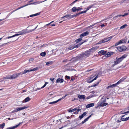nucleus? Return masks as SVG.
Instances as JSON below:
<instances>
[{
    "label": "nucleus",
    "mask_w": 129,
    "mask_h": 129,
    "mask_svg": "<svg viewBox=\"0 0 129 129\" xmlns=\"http://www.w3.org/2000/svg\"><path fill=\"white\" fill-rule=\"evenodd\" d=\"M89 55L90 53L89 52H84L78 55L76 58L78 60H82L88 56Z\"/></svg>",
    "instance_id": "f257e3e1"
},
{
    "label": "nucleus",
    "mask_w": 129,
    "mask_h": 129,
    "mask_svg": "<svg viewBox=\"0 0 129 129\" xmlns=\"http://www.w3.org/2000/svg\"><path fill=\"white\" fill-rule=\"evenodd\" d=\"M127 55H128L127 54H125L120 58H117V57L116 58V60L114 61V64L112 65L111 67H113L115 65L120 63L123 59L124 58L126 57Z\"/></svg>",
    "instance_id": "f03ea898"
},
{
    "label": "nucleus",
    "mask_w": 129,
    "mask_h": 129,
    "mask_svg": "<svg viewBox=\"0 0 129 129\" xmlns=\"http://www.w3.org/2000/svg\"><path fill=\"white\" fill-rule=\"evenodd\" d=\"M24 74V71L22 72L16 74H14L11 76H9L4 77V78L5 79H13L17 78L19 76L21 75H22L23 74Z\"/></svg>",
    "instance_id": "7ed1b4c3"
},
{
    "label": "nucleus",
    "mask_w": 129,
    "mask_h": 129,
    "mask_svg": "<svg viewBox=\"0 0 129 129\" xmlns=\"http://www.w3.org/2000/svg\"><path fill=\"white\" fill-rule=\"evenodd\" d=\"M107 98L106 97L103 96L101 99L100 102V106L101 107L105 106L108 104L105 102L106 101ZM108 99H109L108 98H107Z\"/></svg>",
    "instance_id": "20e7f679"
},
{
    "label": "nucleus",
    "mask_w": 129,
    "mask_h": 129,
    "mask_svg": "<svg viewBox=\"0 0 129 129\" xmlns=\"http://www.w3.org/2000/svg\"><path fill=\"white\" fill-rule=\"evenodd\" d=\"M27 33V32L26 30H22L20 31L17 32V33H18V34H15L11 36L8 37L6 38V39H9L15 36L25 34Z\"/></svg>",
    "instance_id": "39448f33"
},
{
    "label": "nucleus",
    "mask_w": 129,
    "mask_h": 129,
    "mask_svg": "<svg viewBox=\"0 0 129 129\" xmlns=\"http://www.w3.org/2000/svg\"><path fill=\"white\" fill-rule=\"evenodd\" d=\"M118 50L120 52L123 51H125L127 49L126 47L124 45H123L121 46L116 47Z\"/></svg>",
    "instance_id": "423d86ee"
},
{
    "label": "nucleus",
    "mask_w": 129,
    "mask_h": 129,
    "mask_svg": "<svg viewBox=\"0 0 129 129\" xmlns=\"http://www.w3.org/2000/svg\"><path fill=\"white\" fill-rule=\"evenodd\" d=\"M112 38V37H110L108 38H105L103 40H102L100 42V43L107 42L110 40Z\"/></svg>",
    "instance_id": "0eeeda50"
},
{
    "label": "nucleus",
    "mask_w": 129,
    "mask_h": 129,
    "mask_svg": "<svg viewBox=\"0 0 129 129\" xmlns=\"http://www.w3.org/2000/svg\"><path fill=\"white\" fill-rule=\"evenodd\" d=\"M38 68L37 67L34 68L33 69H29L28 70H25L24 71V74H25L29 72L32 71H35L37 70H38Z\"/></svg>",
    "instance_id": "6e6552de"
},
{
    "label": "nucleus",
    "mask_w": 129,
    "mask_h": 129,
    "mask_svg": "<svg viewBox=\"0 0 129 129\" xmlns=\"http://www.w3.org/2000/svg\"><path fill=\"white\" fill-rule=\"evenodd\" d=\"M61 18V20H63L64 21L65 20V19H71V17H70V14L67 15L62 17Z\"/></svg>",
    "instance_id": "1a4fd4ad"
},
{
    "label": "nucleus",
    "mask_w": 129,
    "mask_h": 129,
    "mask_svg": "<svg viewBox=\"0 0 129 129\" xmlns=\"http://www.w3.org/2000/svg\"><path fill=\"white\" fill-rule=\"evenodd\" d=\"M66 96H67V95L66 94L63 97L59 99L58 100H57L56 101L50 102L49 103V104H55V103H57L59 101H60L61 100L64 99L66 97Z\"/></svg>",
    "instance_id": "9d476101"
},
{
    "label": "nucleus",
    "mask_w": 129,
    "mask_h": 129,
    "mask_svg": "<svg viewBox=\"0 0 129 129\" xmlns=\"http://www.w3.org/2000/svg\"><path fill=\"white\" fill-rule=\"evenodd\" d=\"M89 33L88 31H86L83 33L81 34L80 36V38H82L84 36H86L88 35L89 34Z\"/></svg>",
    "instance_id": "9b49d317"
},
{
    "label": "nucleus",
    "mask_w": 129,
    "mask_h": 129,
    "mask_svg": "<svg viewBox=\"0 0 129 129\" xmlns=\"http://www.w3.org/2000/svg\"><path fill=\"white\" fill-rule=\"evenodd\" d=\"M126 78V77H123L122 78L119 80L116 83L117 85L120 84V83L123 82L124 80Z\"/></svg>",
    "instance_id": "f8f14e48"
},
{
    "label": "nucleus",
    "mask_w": 129,
    "mask_h": 129,
    "mask_svg": "<svg viewBox=\"0 0 129 129\" xmlns=\"http://www.w3.org/2000/svg\"><path fill=\"white\" fill-rule=\"evenodd\" d=\"M27 108V107H26V106H24L23 107H19V108H16V109H17V111H19L21 110H22L26 108Z\"/></svg>",
    "instance_id": "ddd939ff"
},
{
    "label": "nucleus",
    "mask_w": 129,
    "mask_h": 129,
    "mask_svg": "<svg viewBox=\"0 0 129 129\" xmlns=\"http://www.w3.org/2000/svg\"><path fill=\"white\" fill-rule=\"evenodd\" d=\"M92 114L89 115L88 117L86 118L84 121H83L82 122L80 123L81 124H83L85 122H86L87 121L89 118L91 117V115Z\"/></svg>",
    "instance_id": "4468645a"
},
{
    "label": "nucleus",
    "mask_w": 129,
    "mask_h": 129,
    "mask_svg": "<svg viewBox=\"0 0 129 129\" xmlns=\"http://www.w3.org/2000/svg\"><path fill=\"white\" fill-rule=\"evenodd\" d=\"M63 79H62L59 78H58L56 81V82L57 83H62L63 82Z\"/></svg>",
    "instance_id": "2eb2a0df"
},
{
    "label": "nucleus",
    "mask_w": 129,
    "mask_h": 129,
    "mask_svg": "<svg viewBox=\"0 0 129 129\" xmlns=\"http://www.w3.org/2000/svg\"><path fill=\"white\" fill-rule=\"evenodd\" d=\"M117 85L116 84V83L115 84H114L112 85H110L107 87V89H108L109 88H112L116 86Z\"/></svg>",
    "instance_id": "dca6fc26"
},
{
    "label": "nucleus",
    "mask_w": 129,
    "mask_h": 129,
    "mask_svg": "<svg viewBox=\"0 0 129 129\" xmlns=\"http://www.w3.org/2000/svg\"><path fill=\"white\" fill-rule=\"evenodd\" d=\"M94 104L93 103H91L90 104L87 105L86 106V107L87 108H88L90 107L93 106H94Z\"/></svg>",
    "instance_id": "f3484780"
},
{
    "label": "nucleus",
    "mask_w": 129,
    "mask_h": 129,
    "mask_svg": "<svg viewBox=\"0 0 129 129\" xmlns=\"http://www.w3.org/2000/svg\"><path fill=\"white\" fill-rule=\"evenodd\" d=\"M86 114L87 113L86 112H84L80 116H79V118L80 119H81L84 116L86 115Z\"/></svg>",
    "instance_id": "a211bd4d"
},
{
    "label": "nucleus",
    "mask_w": 129,
    "mask_h": 129,
    "mask_svg": "<svg viewBox=\"0 0 129 129\" xmlns=\"http://www.w3.org/2000/svg\"><path fill=\"white\" fill-rule=\"evenodd\" d=\"M40 14V13H37L35 14H34L31 15H30L29 16H27V18H29V17H32L33 16H37L39 15Z\"/></svg>",
    "instance_id": "6ab92c4d"
},
{
    "label": "nucleus",
    "mask_w": 129,
    "mask_h": 129,
    "mask_svg": "<svg viewBox=\"0 0 129 129\" xmlns=\"http://www.w3.org/2000/svg\"><path fill=\"white\" fill-rule=\"evenodd\" d=\"M78 98L80 99H84L85 98V96L84 95H79L78 96Z\"/></svg>",
    "instance_id": "aec40b11"
},
{
    "label": "nucleus",
    "mask_w": 129,
    "mask_h": 129,
    "mask_svg": "<svg viewBox=\"0 0 129 129\" xmlns=\"http://www.w3.org/2000/svg\"><path fill=\"white\" fill-rule=\"evenodd\" d=\"M106 53V51L104 50H101L98 52L99 54L100 53L103 55L105 54Z\"/></svg>",
    "instance_id": "412c9836"
},
{
    "label": "nucleus",
    "mask_w": 129,
    "mask_h": 129,
    "mask_svg": "<svg viewBox=\"0 0 129 129\" xmlns=\"http://www.w3.org/2000/svg\"><path fill=\"white\" fill-rule=\"evenodd\" d=\"M47 83H48L47 82H45V84L41 88H37V89L36 90H35V91H36L37 90H39L40 89H42V88H44V87H45L46 86V85Z\"/></svg>",
    "instance_id": "4be33fe9"
},
{
    "label": "nucleus",
    "mask_w": 129,
    "mask_h": 129,
    "mask_svg": "<svg viewBox=\"0 0 129 129\" xmlns=\"http://www.w3.org/2000/svg\"><path fill=\"white\" fill-rule=\"evenodd\" d=\"M53 63L52 61H48L46 62V65L49 66L52 64Z\"/></svg>",
    "instance_id": "5701e85b"
},
{
    "label": "nucleus",
    "mask_w": 129,
    "mask_h": 129,
    "mask_svg": "<svg viewBox=\"0 0 129 129\" xmlns=\"http://www.w3.org/2000/svg\"><path fill=\"white\" fill-rule=\"evenodd\" d=\"M98 75H97L96 76V77H95L94 79L92 80H91L90 81H88V83H90L92 82V81H93L94 80H96L97 78H98Z\"/></svg>",
    "instance_id": "b1692460"
},
{
    "label": "nucleus",
    "mask_w": 129,
    "mask_h": 129,
    "mask_svg": "<svg viewBox=\"0 0 129 129\" xmlns=\"http://www.w3.org/2000/svg\"><path fill=\"white\" fill-rule=\"evenodd\" d=\"M30 99V98L28 96L24 99V101L25 102H26L29 101Z\"/></svg>",
    "instance_id": "393cba45"
},
{
    "label": "nucleus",
    "mask_w": 129,
    "mask_h": 129,
    "mask_svg": "<svg viewBox=\"0 0 129 129\" xmlns=\"http://www.w3.org/2000/svg\"><path fill=\"white\" fill-rule=\"evenodd\" d=\"M74 47L73 45H71L68 48V49L69 50H71L74 48Z\"/></svg>",
    "instance_id": "a878e982"
},
{
    "label": "nucleus",
    "mask_w": 129,
    "mask_h": 129,
    "mask_svg": "<svg viewBox=\"0 0 129 129\" xmlns=\"http://www.w3.org/2000/svg\"><path fill=\"white\" fill-rule=\"evenodd\" d=\"M82 40V38H79L75 40V42L76 43H78L80 41H81Z\"/></svg>",
    "instance_id": "bb28decb"
},
{
    "label": "nucleus",
    "mask_w": 129,
    "mask_h": 129,
    "mask_svg": "<svg viewBox=\"0 0 129 129\" xmlns=\"http://www.w3.org/2000/svg\"><path fill=\"white\" fill-rule=\"evenodd\" d=\"M127 26V25L126 24H124L120 27V29H122L123 28H125Z\"/></svg>",
    "instance_id": "cd10ccee"
},
{
    "label": "nucleus",
    "mask_w": 129,
    "mask_h": 129,
    "mask_svg": "<svg viewBox=\"0 0 129 129\" xmlns=\"http://www.w3.org/2000/svg\"><path fill=\"white\" fill-rule=\"evenodd\" d=\"M87 11L86 10L85 11H82V12H80L79 13H77V15H79L81 14H82V13H86V12Z\"/></svg>",
    "instance_id": "c85d7f7f"
},
{
    "label": "nucleus",
    "mask_w": 129,
    "mask_h": 129,
    "mask_svg": "<svg viewBox=\"0 0 129 129\" xmlns=\"http://www.w3.org/2000/svg\"><path fill=\"white\" fill-rule=\"evenodd\" d=\"M46 54V53L44 52L40 53L41 56H44Z\"/></svg>",
    "instance_id": "c756f323"
},
{
    "label": "nucleus",
    "mask_w": 129,
    "mask_h": 129,
    "mask_svg": "<svg viewBox=\"0 0 129 129\" xmlns=\"http://www.w3.org/2000/svg\"><path fill=\"white\" fill-rule=\"evenodd\" d=\"M5 126V123H4L2 124H0V128H3Z\"/></svg>",
    "instance_id": "7c9ffc66"
},
{
    "label": "nucleus",
    "mask_w": 129,
    "mask_h": 129,
    "mask_svg": "<svg viewBox=\"0 0 129 129\" xmlns=\"http://www.w3.org/2000/svg\"><path fill=\"white\" fill-rule=\"evenodd\" d=\"M77 9L75 7H73L72 9V10L73 12H75L77 11Z\"/></svg>",
    "instance_id": "2f4dec72"
},
{
    "label": "nucleus",
    "mask_w": 129,
    "mask_h": 129,
    "mask_svg": "<svg viewBox=\"0 0 129 129\" xmlns=\"http://www.w3.org/2000/svg\"><path fill=\"white\" fill-rule=\"evenodd\" d=\"M79 15H77V14H76L75 15H70V17H71V18H73L75 17H76L77 16H78Z\"/></svg>",
    "instance_id": "473e14b6"
},
{
    "label": "nucleus",
    "mask_w": 129,
    "mask_h": 129,
    "mask_svg": "<svg viewBox=\"0 0 129 129\" xmlns=\"http://www.w3.org/2000/svg\"><path fill=\"white\" fill-rule=\"evenodd\" d=\"M128 15V13H124L123 15H119V17H120L121 16H122V17H124L125 16L127 15Z\"/></svg>",
    "instance_id": "72a5a7b5"
},
{
    "label": "nucleus",
    "mask_w": 129,
    "mask_h": 129,
    "mask_svg": "<svg viewBox=\"0 0 129 129\" xmlns=\"http://www.w3.org/2000/svg\"><path fill=\"white\" fill-rule=\"evenodd\" d=\"M125 115H123L121 117V120L123 121H125V118H123V117Z\"/></svg>",
    "instance_id": "f704fd0d"
},
{
    "label": "nucleus",
    "mask_w": 129,
    "mask_h": 129,
    "mask_svg": "<svg viewBox=\"0 0 129 129\" xmlns=\"http://www.w3.org/2000/svg\"><path fill=\"white\" fill-rule=\"evenodd\" d=\"M37 26L34 29H31V30H30L29 31H28V32L29 33V32H31L32 31H34V30H35L37 27V26Z\"/></svg>",
    "instance_id": "c9c22d12"
},
{
    "label": "nucleus",
    "mask_w": 129,
    "mask_h": 129,
    "mask_svg": "<svg viewBox=\"0 0 129 129\" xmlns=\"http://www.w3.org/2000/svg\"><path fill=\"white\" fill-rule=\"evenodd\" d=\"M34 4V3H31V4H26V5H25L24 6H21V7H20V8H22L23 7H25L26 6H28V5H30V4Z\"/></svg>",
    "instance_id": "e433bc0d"
},
{
    "label": "nucleus",
    "mask_w": 129,
    "mask_h": 129,
    "mask_svg": "<svg viewBox=\"0 0 129 129\" xmlns=\"http://www.w3.org/2000/svg\"><path fill=\"white\" fill-rule=\"evenodd\" d=\"M99 81L96 84H95L94 85H93L91 86V87H94L96 86L99 84Z\"/></svg>",
    "instance_id": "4c0bfd02"
},
{
    "label": "nucleus",
    "mask_w": 129,
    "mask_h": 129,
    "mask_svg": "<svg viewBox=\"0 0 129 129\" xmlns=\"http://www.w3.org/2000/svg\"><path fill=\"white\" fill-rule=\"evenodd\" d=\"M93 5H91L90 6H89L87 8V9H86V10L87 11L89 9L91 8L93 6Z\"/></svg>",
    "instance_id": "58836bf2"
},
{
    "label": "nucleus",
    "mask_w": 129,
    "mask_h": 129,
    "mask_svg": "<svg viewBox=\"0 0 129 129\" xmlns=\"http://www.w3.org/2000/svg\"><path fill=\"white\" fill-rule=\"evenodd\" d=\"M14 12V11H13L11 13H9L7 15V16L6 17V18H8L10 15L11 14V13Z\"/></svg>",
    "instance_id": "ea45409f"
},
{
    "label": "nucleus",
    "mask_w": 129,
    "mask_h": 129,
    "mask_svg": "<svg viewBox=\"0 0 129 129\" xmlns=\"http://www.w3.org/2000/svg\"><path fill=\"white\" fill-rule=\"evenodd\" d=\"M106 55H107V57H110L111 56L110 54V52H107V53L106 54Z\"/></svg>",
    "instance_id": "a19ab883"
},
{
    "label": "nucleus",
    "mask_w": 129,
    "mask_h": 129,
    "mask_svg": "<svg viewBox=\"0 0 129 129\" xmlns=\"http://www.w3.org/2000/svg\"><path fill=\"white\" fill-rule=\"evenodd\" d=\"M98 23V22L96 23H94V24H92V25H90V26H89V28H90V27H92L93 26H94L95 25V24H96L97 23Z\"/></svg>",
    "instance_id": "79ce46f5"
},
{
    "label": "nucleus",
    "mask_w": 129,
    "mask_h": 129,
    "mask_svg": "<svg viewBox=\"0 0 129 129\" xmlns=\"http://www.w3.org/2000/svg\"><path fill=\"white\" fill-rule=\"evenodd\" d=\"M119 15H118L115 17H113V19L114 20H115L116 19V18H117L118 17H119Z\"/></svg>",
    "instance_id": "37998d69"
},
{
    "label": "nucleus",
    "mask_w": 129,
    "mask_h": 129,
    "mask_svg": "<svg viewBox=\"0 0 129 129\" xmlns=\"http://www.w3.org/2000/svg\"><path fill=\"white\" fill-rule=\"evenodd\" d=\"M17 112V109H15L13 111H12L11 112V113H14V112Z\"/></svg>",
    "instance_id": "c03bdc74"
},
{
    "label": "nucleus",
    "mask_w": 129,
    "mask_h": 129,
    "mask_svg": "<svg viewBox=\"0 0 129 129\" xmlns=\"http://www.w3.org/2000/svg\"><path fill=\"white\" fill-rule=\"evenodd\" d=\"M54 79V78H52L50 79V80L51 81H52L53 82V80Z\"/></svg>",
    "instance_id": "a18cd8bd"
},
{
    "label": "nucleus",
    "mask_w": 129,
    "mask_h": 129,
    "mask_svg": "<svg viewBox=\"0 0 129 129\" xmlns=\"http://www.w3.org/2000/svg\"><path fill=\"white\" fill-rule=\"evenodd\" d=\"M53 21H52V22H51L50 23H49L46 24V25L47 26H49V25L51 24V23H52V22H53Z\"/></svg>",
    "instance_id": "49530a36"
},
{
    "label": "nucleus",
    "mask_w": 129,
    "mask_h": 129,
    "mask_svg": "<svg viewBox=\"0 0 129 129\" xmlns=\"http://www.w3.org/2000/svg\"><path fill=\"white\" fill-rule=\"evenodd\" d=\"M65 77L66 78L68 79H70V77H69L68 76H66Z\"/></svg>",
    "instance_id": "de8ad7c7"
},
{
    "label": "nucleus",
    "mask_w": 129,
    "mask_h": 129,
    "mask_svg": "<svg viewBox=\"0 0 129 129\" xmlns=\"http://www.w3.org/2000/svg\"><path fill=\"white\" fill-rule=\"evenodd\" d=\"M126 1H129V0H124V1H121V3H123V2H125Z\"/></svg>",
    "instance_id": "09e8293b"
},
{
    "label": "nucleus",
    "mask_w": 129,
    "mask_h": 129,
    "mask_svg": "<svg viewBox=\"0 0 129 129\" xmlns=\"http://www.w3.org/2000/svg\"><path fill=\"white\" fill-rule=\"evenodd\" d=\"M119 42H117V43H116L115 44V45L114 46H117L118 45H119Z\"/></svg>",
    "instance_id": "8fccbe9b"
},
{
    "label": "nucleus",
    "mask_w": 129,
    "mask_h": 129,
    "mask_svg": "<svg viewBox=\"0 0 129 129\" xmlns=\"http://www.w3.org/2000/svg\"><path fill=\"white\" fill-rule=\"evenodd\" d=\"M86 41V40H85V41L83 42H82L80 44H79L78 45H81L82 44L84 43V42H85Z\"/></svg>",
    "instance_id": "3c124183"
},
{
    "label": "nucleus",
    "mask_w": 129,
    "mask_h": 129,
    "mask_svg": "<svg viewBox=\"0 0 129 129\" xmlns=\"http://www.w3.org/2000/svg\"><path fill=\"white\" fill-rule=\"evenodd\" d=\"M77 110L76 108H74L72 110V112H74L75 111H76Z\"/></svg>",
    "instance_id": "603ef678"
},
{
    "label": "nucleus",
    "mask_w": 129,
    "mask_h": 129,
    "mask_svg": "<svg viewBox=\"0 0 129 129\" xmlns=\"http://www.w3.org/2000/svg\"><path fill=\"white\" fill-rule=\"evenodd\" d=\"M119 42V44L123 43L121 41V40H120L119 41V42Z\"/></svg>",
    "instance_id": "864d4df0"
},
{
    "label": "nucleus",
    "mask_w": 129,
    "mask_h": 129,
    "mask_svg": "<svg viewBox=\"0 0 129 129\" xmlns=\"http://www.w3.org/2000/svg\"><path fill=\"white\" fill-rule=\"evenodd\" d=\"M68 112H72V110H71L70 109H69L68 110Z\"/></svg>",
    "instance_id": "5fc2aeb1"
},
{
    "label": "nucleus",
    "mask_w": 129,
    "mask_h": 129,
    "mask_svg": "<svg viewBox=\"0 0 129 129\" xmlns=\"http://www.w3.org/2000/svg\"><path fill=\"white\" fill-rule=\"evenodd\" d=\"M110 55H112L113 54L114 52H110Z\"/></svg>",
    "instance_id": "6e6d98bb"
},
{
    "label": "nucleus",
    "mask_w": 129,
    "mask_h": 129,
    "mask_svg": "<svg viewBox=\"0 0 129 129\" xmlns=\"http://www.w3.org/2000/svg\"><path fill=\"white\" fill-rule=\"evenodd\" d=\"M121 40L122 42L123 43L125 42V40L124 39H122Z\"/></svg>",
    "instance_id": "4d7b16f0"
},
{
    "label": "nucleus",
    "mask_w": 129,
    "mask_h": 129,
    "mask_svg": "<svg viewBox=\"0 0 129 129\" xmlns=\"http://www.w3.org/2000/svg\"><path fill=\"white\" fill-rule=\"evenodd\" d=\"M76 10L77 11H79L80 10V8L79 7Z\"/></svg>",
    "instance_id": "13d9d810"
},
{
    "label": "nucleus",
    "mask_w": 129,
    "mask_h": 129,
    "mask_svg": "<svg viewBox=\"0 0 129 129\" xmlns=\"http://www.w3.org/2000/svg\"><path fill=\"white\" fill-rule=\"evenodd\" d=\"M129 119V116L128 117H126L125 118V121H126L127 120Z\"/></svg>",
    "instance_id": "bf43d9fd"
},
{
    "label": "nucleus",
    "mask_w": 129,
    "mask_h": 129,
    "mask_svg": "<svg viewBox=\"0 0 129 129\" xmlns=\"http://www.w3.org/2000/svg\"><path fill=\"white\" fill-rule=\"evenodd\" d=\"M100 26L101 27H103L105 26V25L104 24H102Z\"/></svg>",
    "instance_id": "052dcab7"
},
{
    "label": "nucleus",
    "mask_w": 129,
    "mask_h": 129,
    "mask_svg": "<svg viewBox=\"0 0 129 129\" xmlns=\"http://www.w3.org/2000/svg\"><path fill=\"white\" fill-rule=\"evenodd\" d=\"M67 59H66L65 60H63V61H62V62H67Z\"/></svg>",
    "instance_id": "680f3d73"
},
{
    "label": "nucleus",
    "mask_w": 129,
    "mask_h": 129,
    "mask_svg": "<svg viewBox=\"0 0 129 129\" xmlns=\"http://www.w3.org/2000/svg\"><path fill=\"white\" fill-rule=\"evenodd\" d=\"M45 45H45V44H43V45H41V46H40V47H43V46H45Z\"/></svg>",
    "instance_id": "e2e57ef3"
},
{
    "label": "nucleus",
    "mask_w": 129,
    "mask_h": 129,
    "mask_svg": "<svg viewBox=\"0 0 129 129\" xmlns=\"http://www.w3.org/2000/svg\"><path fill=\"white\" fill-rule=\"evenodd\" d=\"M55 25V24L53 23L51 24V25L53 26H54Z\"/></svg>",
    "instance_id": "0e129e2a"
},
{
    "label": "nucleus",
    "mask_w": 129,
    "mask_h": 129,
    "mask_svg": "<svg viewBox=\"0 0 129 129\" xmlns=\"http://www.w3.org/2000/svg\"><path fill=\"white\" fill-rule=\"evenodd\" d=\"M78 0H76L73 2V3H75L78 1Z\"/></svg>",
    "instance_id": "69168bd1"
},
{
    "label": "nucleus",
    "mask_w": 129,
    "mask_h": 129,
    "mask_svg": "<svg viewBox=\"0 0 129 129\" xmlns=\"http://www.w3.org/2000/svg\"><path fill=\"white\" fill-rule=\"evenodd\" d=\"M80 110H81V109H77V112H78L79 111H80Z\"/></svg>",
    "instance_id": "338daca9"
},
{
    "label": "nucleus",
    "mask_w": 129,
    "mask_h": 129,
    "mask_svg": "<svg viewBox=\"0 0 129 129\" xmlns=\"http://www.w3.org/2000/svg\"><path fill=\"white\" fill-rule=\"evenodd\" d=\"M78 112H74V113H74L75 114H78Z\"/></svg>",
    "instance_id": "774afa93"
}]
</instances>
